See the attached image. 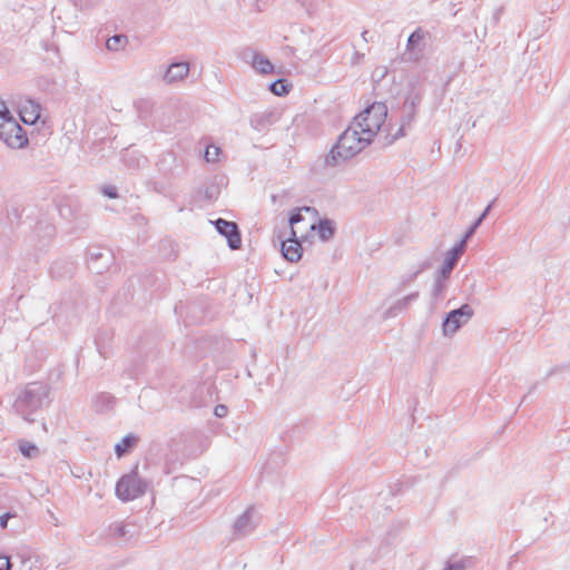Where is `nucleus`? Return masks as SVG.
Masks as SVG:
<instances>
[{
    "label": "nucleus",
    "instance_id": "2",
    "mask_svg": "<svg viewBox=\"0 0 570 570\" xmlns=\"http://www.w3.org/2000/svg\"><path fill=\"white\" fill-rule=\"evenodd\" d=\"M49 396V387L40 382L28 383L19 391L13 409L27 422H33L30 416L42 407Z\"/></svg>",
    "mask_w": 570,
    "mask_h": 570
},
{
    "label": "nucleus",
    "instance_id": "24",
    "mask_svg": "<svg viewBox=\"0 0 570 570\" xmlns=\"http://www.w3.org/2000/svg\"><path fill=\"white\" fill-rule=\"evenodd\" d=\"M269 90L276 96H285L289 92L292 85L287 79L279 78L268 86Z\"/></svg>",
    "mask_w": 570,
    "mask_h": 570
},
{
    "label": "nucleus",
    "instance_id": "3",
    "mask_svg": "<svg viewBox=\"0 0 570 570\" xmlns=\"http://www.w3.org/2000/svg\"><path fill=\"white\" fill-rule=\"evenodd\" d=\"M424 95L425 89L421 85L411 83L401 108L400 127L389 140V145L406 135L405 130L414 122L417 109L423 100Z\"/></svg>",
    "mask_w": 570,
    "mask_h": 570
},
{
    "label": "nucleus",
    "instance_id": "41",
    "mask_svg": "<svg viewBox=\"0 0 570 570\" xmlns=\"http://www.w3.org/2000/svg\"><path fill=\"white\" fill-rule=\"evenodd\" d=\"M154 189L159 193V194H163L165 191V185L161 184V183H154Z\"/></svg>",
    "mask_w": 570,
    "mask_h": 570
},
{
    "label": "nucleus",
    "instance_id": "8",
    "mask_svg": "<svg viewBox=\"0 0 570 570\" xmlns=\"http://www.w3.org/2000/svg\"><path fill=\"white\" fill-rule=\"evenodd\" d=\"M114 261V254L111 249L91 246L87 252V263L91 272L96 274H102L104 271L108 269Z\"/></svg>",
    "mask_w": 570,
    "mask_h": 570
},
{
    "label": "nucleus",
    "instance_id": "39",
    "mask_svg": "<svg viewBox=\"0 0 570 570\" xmlns=\"http://www.w3.org/2000/svg\"><path fill=\"white\" fill-rule=\"evenodd\" d=\"M495 200H492L484 209L483 212L480 214V216L476 218V219H481V223L488 217L493 204H494Z\"/></svg>",
    "mask_w": 570,
    "mask_h": 570
},
{
    "label": "nucleus",
    "instance_id": "10",
    "mask_svg": "<svg viewBox=\"0 0 570 570\" xmlns=\"http://www.w3.org/2000/svg\"><path fill=\"white\" fill-rule=\"evenodd\" d=\"M258 525V518L254 507H248L238 515L233 524V535L237 539L245 538L254 532Z\"/></svg>",
    "mask_w": 570,
    "mask_h": 570
},
{
    "label": "nucleus",
    "instance_id": "15",
    "mask_svg": "<svg viewBox=\"0 0 570 570\" xmlns=\"http://www.w3.org/2000/svg\"><path fill=\"white\" fill-rule=\"evenodd\" d=\"M311 229L317 233L321 242H328L336 233L334 220L330 218H321L316 224L311 225Z\"/></svg>",
    "mask_w": 570,
    "mask_h": 570
},
{
    "label": "nucleus",
    "instance_id": "44",
    "mask_svg": "<svg viewBox=\"0 0 570 570\" xmlns=\"http://www.w3.org/2000/svg\"><path fill=\"white\" fill-rule=\"evenodd\" d=\"M500 12H501V9L497 10V12H495V14H494L495 21H498V20H499V14H500Z\"/></svg>",
    "mask_w": 570,
    "mask_h": 570
},
{
    "label": "nucleus",
    "instance_id": "20",
    "mask_svg": "<svg viewBox=\"0 0 570 570\" xmlns=\"http://www.w3.org/2000/svg\"><path fill=\"white\" fill-rule=\"evenodd\" d=\"M302 212L312 213L314 215L318 214L317 209L314 207H311V206H303L301 208H294L289 213V216H288L289 230H292V228L294 229V226L296 224L304 220V216H303Z\"/></svg>",
    "mask_w": 570,
    "mask_h": 570
},
{
    "label": "nucleus",
    "instance_id": "28",
    "mask_svg": "<svg viewBox=\"0 0 570 570\" xmlns=\"http://www.w3.org/2000/svg\"><path fill=\"white\" fill-rule=\"evenodd\" d=\"M39 118L38 106H33L29 111L27 109L20 110V119L22 122L27 125H33Z\"/></svg>",
    "mask_w": 570,
    "mask_h": 570
},
{
    "label": "nucleus",
    "instance_id": "31",
    "mask_svg": "<svg viewBox=\"0 0 570 570\" xmlns=\"http://www.w3.org/2000/svg\"><path fill=\"white\" fill-rule=\"evenodd\" d=\"M481 225V219H475L471 226L465 230L462 239L458 243V244H463L464 246L466 245V242L472 238V236L475 234L476 229L480 227Z\"/></svg>",
    "mask_w": 570,
    "mask_h": 570
},
{
    "label": "nucleus",
    "instance_id": "1",
    "mask_svg": "<svg viewBox=\"0 0 570 570\" xmlns=\"http://www.w3.org/2000/svg\"><path fill=\"white\" fill-rule=\"evenodd\" d=\"M371 140L366 135L360 132V128L352 122L338 137L336 144L325 156V165L336 167L361 153Z\"/></svg>",
    "mask_w": 570,
    "mask_h": 570
},
{
    "label": "nucleus",
    "instance_id": "12",
    "mask_svg": "<svg viewBox=\"0 0 570 570\" xmlns=\"http://www.w3.org/2000/svg\"><path fill=\"white\" fill-rule=\"evenodd\" d=\"M278 119L279 115L275 110H265L253 114L249 117V125L254 130L263 132L268 130Z\"/></svg>",
    "mask_w": 570,
    "mask_h": 570
},
{
    "label": "nucleus",
    "instance_id": "21",
    "mask_svg": "<svg viewBox=\"0 0 570 570\" xmlns=\"http://www.w3.org/2000/svg\"><path fill=\"white\" fill-rule=\"evenodd\" d=\"M115 402V397L107 392H101L96 395L94 400V406L97 412H105L109 410Z\"/></svg>",
    "mask_w": 570,
    "mask_h": 570
},
{
    "label": "nucleus",
    "instance_id": "11",
    "mask_svg": "<svg viewBox=\"0 0 570 570\" xmlns=\"http://www.w3.org/2000/svg\"><path fill=\"white\" fill-rule=\"evenodd\" d=\"M281 252L283 257L292 263L298 262L303 255V247L297 238L296 230H289L287 239H281Z\"/></svg>",
    "mask_w": 570,
    "mask_h": 570
},
{
    "label": "nucleus",
    "instance_id": "32",
    "mask_svg": "<svg viewBox=\"0 0 570 570\" xmlns=\"http://www.w3.org/2000/svg\"><path fill=\"white\" fill-rule=\"evenodd\" d=\"M220 149L217 146H207L204 153V158L207 163H214L218 159Z\"/></svg>",
    "mask_w": 570,
    "mask_h": 570
},
{
    "label": "nucleus",
    "instance_id": "18",
    "mask_svg": "<svg viewBox=\"0 0 570 570\" xmlns=\"http://www.w3.org/2000/svg\"><path fill=\"white\" fill-rule=\"evenodd\" d=\"M138 442V436L132 434V433H129L127 435H125L120 442L116 443L115 444V453L118 458H121L124 456L125 454L129 453L134 446L137 444Z\"/></svg>",
    "mask_w": 570,
    "mask_h": 570
},
{
    "label": "nucleus",
    "instance_id": "29",
    "mask_svg": "<svg viewBox=\"0 0 570 570\" xmlns=\"http://www.w3.org/2000/svg\"><path fill=\"white\" fill-rule=\"evenodd\" d=\"M199 193H203V198L210 203L217 199L219 195V188L217 185L212 184L209 186H206L204 190L199 189Z\"/></svg>",
    "mask_w": 570,
    "mask_h": 570
},
{
    "label": "nucleus",
    "instance_id": "17",
    "mask_svg": "<svg viewBox=\"0 0 570 570\" xmlns=\"http://www.w3.org/2000/svg\"><path fill=\"white\" fill-rule=\"evenodd\" d=\"M424 37V31L421 28H416L407 38L406 50L411 53H421L425 47Z\"/></svg>",
    "mask_w": 570,
    "mask_h": 570
},
{
    "label": "nucleus",
    "instance_id": "37",
    "mask_svg": "<svg viewBox=\"0 0 570 570\" xmlns=\"http://www.w3.org/2000/svg\"><path fill=\"white\" fill-rule=\"evenodd\" d=\"M228 413V407L224 404H218L214 407V414L215 416L222 419L225 417Z\"/></svg>",
    "mask_w": 570,
    "mask_h": 570
},
{
    "label": "nucleus",
    "instance_id": "38",
    "mask_svg": "<svg viewBox=\"0 0 570 570\" xmlns=\"http://www.w3.org/2000/svg\"><path fill=\"white\" fill-rule=\"evenodd\" d=\"M465 564L463 561L448 562L443 570H464Z\"/></svg>",
    "mask_w": 570,
    "mask_h": 570
},
{
    "label": "nucleus",
    "instance_id": "45",
    "mask_svg": "<svg viewBox=\"0 0 570 570\" xmlns=\"http://www.w3.org/2000/svg\"><path fill=\"white\" fill-rule=\"evenodd\" d=\"M366 35H367V31H364V32L362 33V37H363V39H364L365 41H367V36H366Z\"/></svg>",
    "mask_w": 570,
    "mask_h": 570
},
{
    "label": "nucleus",
    "instance_id": "6",
    "mask_svg": "<svg viewBox=\"0 0 570 570\" xmlns=\"http://www.w3.org/2000/svg\"><path fill=\"white\" fill-rule=\"evenodd\" d=\"M0 140L12 149L24 148L29 142L26 130L17 120L0 122Z\"/></svg>",
    "mask_w": 570,
    "mask_h": 570
},
{
    "label": "nucleus",
    "instance_id": "9",
    "mask_svg": "<svg viewBox=\"0 0 570 570\" xmlns=\"http://www.w3.org/2000/svg\"><path fill=\"white\" fill-rule=\"evenodd\" d=\"M218 234L224 236L230 249H239L242 247V234L235 222L217 218L212 222Z\"/></svg>",
    "mask_w": 570,
    "mask_h": 570
},
{
    "label": "nucleus",
    "instance_id": "25",
    "mask_svg": "<svg viewBox=\"0 0 570 570\" xmlns=\"http://www.w3.org/2000/svg\"><path fill=\"white\" fill-rule=\"evenodd\" d=\"M127 42L128 39L125 35H114L107 39L106 47L110 51H118L122 49Z\"/></svg>",
    "mask_w": 570,
    "mask_h": 570
},
{
    "label": "nucleus",
    "instance_id": "26",
    "mask_svg": "<svg viewBox=\"0 0 570 570\" xmlns=\"http://www.w3.org/2000/svg\"><path fill=\"white\" fill-rule=\"evenodd\" d=\"M19 451L24 458L28 459L36 458L39 454L38 446L35 443L29 442L27 440L19 441Z\"/></svg>",
    "mask_w": 570,
    "mask_h": 570
},
{
    "label": "nucleus",
    "instance_id": "30",
    "mask_svg": "<svg viewBox=\"0 0 570 570\" xmlns=\"http://www.w3.org/2000/svg\"><path fill=\"white\" fill-rule=\"evenodd\" d=\"M136 108H137L138 117L141 120H147L150 115V109H151L150 102L148 100H144V99L139 100L136 104Z\"/></svg>",
    "mask_w": 570,
    "mask_h": 570
},
{
    "label": "nucleus",
    "instance_id": "34",
    "mask_svg": "<svg viewBox=\"0 0 570 570\" xmlns=\"http://www.w3.org/2000/svg\"><path fill=\"white\" fill-rule=\"evenodd\" d=\"M101 194L108 198H117L118 197V189L116 186L112 185H105L101 187Z\"/></svg>",
    "mask_w": 570,
    "mask_h": 570
},
{
    "label": "nucleus",
    "instance_id": "23",
    "mask_svg": "<svg viewBox=\"0 0 570 570\" xmlns=\"http://www.w3.org/2000/svg\"><path fill=\"white\" fill-rule=\"evenodd\" d=\"M428 267V263H422L415 271L410 272L401 277L400 285L395 289V293L401 292L410 283L414 282L416 277Z\"/></svg>",
    "mask_w": 570,
    "mask_h": 570
},
{
    "label": "nucleus",
    "instance_id": "36",
    "mask_svg": "<svg viewBox=\"0 0 570 570\" xmlns=\"http://www.w3.org/2000/svg\"><path fill=\"white\" fill-rule=\"evenodd\" d=\"M16 517H17V514L11 511H8V512L3 513L2 515H0V528L6 529L8 527L9 519L16 518Z\"/></svg>",
    "mask_w": 570,
    "mask_h": 570
},
{
    "label": "nucleus",
    "instance_id": "4",
    "mask_svg": "<svg viewBox=\"0 0 570 570\" xmlns=\"http://www.w3.org/2000/svg\"><path fill=\"white\" fill-rule=\"evenodd\" d=\"M386 116V105L384 102L375 101L355 116L353 122L360 128V132H363L373 140L374 136L385 122Z\"/></svg>",
    "mask_w": 570,
    "mask_h": 570
},
{
    "label": "nucleus",
    "instance_id": "7",
    "mask_svg": "<svg viewBox=\"0 0 570 570\" xmlns=\"http://www.w3.org/2000/svg\"><path fill=\"white\" fill-rule=\"evenodd\" d=\"M473 316V309L469 304H463L459 308L450 311L442 323L444 336H452Z\"/></svg>",
    "mask_w": 570,
    "mask_h": 570
},
{
    "label": "nucleus",
    "instance_id": "35",
    "mask_svg": "<svg viewBox=\"0 0 570 570\" xmlns=\"http://www.w3.org/2000/svg\"><path fill=\"white\" fill-rule=\"evenodd\" d=\"M111 529H112L114 535H116L118 538L125 537L127 533H129L127 525L122 524V523H116L114 525V528H111Z\"/></svg>",
    "mask_w": 570,
    "mask_h": 570
},
{
    "label": "nucleus",
    "instance_id": "40",
    "mask_svg": "<svg viewBox=\"0 0 570 570\" xmlns=\"http://www.w3.org/2000/svg\"><path fill=\"white\" fill-rule=\"evenodd\" d=\"M126 163H128L129 167H139L140 158L134 159V156L131 154H128V160L126 159Z\"/></svg>",
    "mask_w": 570,
    "mask_h": 570
},
{
    "label": "nucleus",
    "instance_id": "19",
    "mask_svg": "<svg viewBox=\"0 0 570 570\" xmlns=\"http://www.w3.org/2000/svg\"><path fill=\"white\" fill-rule=\"evenodd\" d=\"M252 66L262 75L274 72V65L259 52H253Z\"/></svg>",
    "mask_w": 570,
    "mask_h": 570
},
{
    "label": "nucleus",
    "instance_id": "16",
    "mask_svg": "<svg viewBox=\"0 0 570 570\" xmlns=\"http://www.w3.org/2000/svg\"><path fill=\"white\" fill-rule=\"evenodd\" d=\"M419 292H413L397 299L392 306H390L386 309V317H395L399 313L406 309L413 302H415L419 298Z\"/></svg>",
    "mask_w": 570,
    "mask_h": 570
},
{
    "label": "nucleus",
    "instance_id": "14",
    "mask_svg": "<svg viewBox=\"0 0 570 570\" xmlns=\"http://www.w3.org/2000/svg\"><path fill=\"white\" fill-rule=\"evenodd\" d=\"M188 72H189V63L188 62H185V61L173 62L167 67L165 73L163 76V80L166 83L171 85V83L181 81L185 77H187Z\"/></svg>",
    "mask_w": 570,
    "mask_h": 570
},
{
    "label": "nucleus",
    "instance_id": "33",
    "mask_svg": "<svg viewBox=\"0 0 570 570\" xmlns=\"http://www.w3.org/2000/svg\"><path fill=\"white\" fill-rule=\"evenodd\" d=\"M9 120H16L12 116L11 111L8 109L6 104L0 100V122H6Z\"/></svg>",
    "mask_w": 570,
    "mask_h": 570
},
{
    "label": "nucleus",
    "instance_id": "22",
    "mask_svg": "<svg viewBox=\"0 0 570 570\" xmlns=\"http://www.w3.org/2000/svg\"><path fill=\"white\" fill-rule=\"evenodd\" d=\"M448 278L449 277H443L442 274L438 273L432 289V298L434 302H438L444 297L445 291L448 288Z\"/></svg>",
    "mask_w": 570,
    "mask_h": 570
},
{
    "label": "nucleus",
    "instance_id": "43",
    "mask_svg": "<svg viewBox=\"0 0 570 570\" xmlns=\"http://www.w3.org/2000/svg\"><path fill=\"white\" fill-rule=\"evenodd\" d=\"M46 228L48 229V234L51 235L53 232V227L51 225H48Z\"/></svg>",
    "mask_w": 570,
    "mask_h": 570
},
{
    "label": "nucleus",
    "instance_id": "5",
    "mask_svg": "<svg viewBox=\"0 0 570 570\" xmlns=\"http://www.w3.org/2000/svg\"><path fill=\"white\" fill-rule=\"evenodd\" d=\"M148 487L149 483L139 476L138 468L136 466L117 481L115 491L119 500L129 502L144 495Z\"/></svg>",
    "mask_w": 570,
    "mask_h": 570
},
{
    "label": "nucleus",
    "instance_id": "42",
    "mask_svg": "<svg viewBox=\"0 0 570 570\" xmlns=\"http://www.w3.org/2000/svg\"><path fill=\"white\" fill-rule=\"evenodd\" d=\"M535 387H537V385H535V384H534V385H532V386L530 387L529 393H528V394H525V395L522 397L521 403L525 402V400L528 399L529 394H530V393H532V392L535 390Z\"/></svg>",
    "mask_w": 570,
    "mask_h": 570
},
{
    "label": "nucleus",
    "instance_id": "27",
    "mask_svg": "<svg viewBox=\"0 0 570 570\" xmlns=\"http://www.w3.org/2000/svg\"><path fill=\"white\" fill-rule=\"evenodd\" d=\"M176 158L174 154L168 153L157 163L158 169L164 173L165 175H168L173 171L175 167Z\"/></svg>",
    "mask_w": 570,
    "mask_h": 570
},
{
    "label": "nucleus",
    "instance_id": "13",
    "mask_svg": "<svg viewBox=\"0 0 570 570\" xmlns=\"http://www.w3.org/2000/svg\"><path fill=\"white\" fill-rule=\"evenodd\" d=\"M464 249L465 247L463 244H455L450 250H448L439 274H442L443 277H450L453 268L458 264L460 257L463 255Z\"/></svg>",
    "mask_w": 570,
    "mask_h": 570
}]
</instances>
